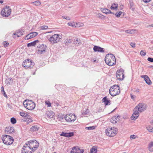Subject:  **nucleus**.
Masks as SVG:
<instances>
[{
  "label": "nucleus",
  "mask_w": 153,
  "mask_h": 153,
  "mask_svg": "<svg viewBox=\"0 0 153 153\" xmlns=\"http://www.w3.org/2000/svg\"><path fill=\"white\" fill-rule=\"evenodd\" d=\"M65 116V119L68 122H72L74 121L76 119V115H63Z\"/></svg>",
  "instance_id": "obj_12"
},
{
  "label": "nucleus",
  "mask_w": 153,
  "mask_h": 153,
  "mask_svg": "<svg viewBox=\"0 0 153 153\" xmlns=\"http://www.w3.org/2000/svg\"><path fill=\"white\" fill-rule=\"evenodd\" d=\"M11 12V9L7 10V9H3L1 11V13L3 16L8 17L10 15Z\"/></svg>",
  "instance_id": "obj_14"
},
{
  "label": "nucleus",
  "mask_w": 153,
  "mask_h": 153,
  "mask_svg": "<svg viewBox=\"0 0 153 153\" xmlns=\"http://www.w3.org/2000/svg\"><path fill=\"white\" fill-rule=\"evenodd\" d=\"M1 91L3 93V95L5 97H7V94H6L4 91V87L2 86L1 87Z\"/></svg>",
  "instance_id": "obj_35"
},
{
  "label": "nucleus",
  "mask_w": 153,
  "mask_h": 153,
  "mask_svg": "<svg viewBox=\"0 0 153 153\" xmlns=\"http://www.w3.org/2000/svg\"><path fill=\"white\" fill-rule=\"evenodd\" d=\"M139 115H137L136 116H134V115H132L131 117V118L132 120H135L138 117Z\"/></svg>",
  "instance_id": "obj_42"
},
{
  "label": "nucleus",
  "mask_w": 153,
  "mask_h": 153,
  "mask_svg": "<svg viewBox=\"0 0 153 153\" xmlns=\"http://www.w3.org/2000/svg\"><path fill=\"white\" fill-rule=\"evenodd\" d=\"M130 4L131 6H132L133 5V3L132 2H130Z\"/></svg>",
  "instance_id": "obj_61"
},
{
  "label": "nucleus",
  "mask_w": 153,
  "mask_h": 153,
  "mask_svg": "<svg viewBox=\"0 0 153 153\" xmlns=\"http://www.w3.org/2000/svg\"><path fill=\"white\" fill-rule=\"evenodd\" d=\"M61 37V36L59 34H55L51 36L48 40L51 44H53L59 42Z\"/></svg>",
  "instance_id": "obj_7"
},
{
  "label": "nucleus",
  "mask_w": 153,
  "mask_h": 153,
  "mask_svg": "<svg viewBox=\"0 0 153 153\" xmlns=\"http://www.w3.org/2000/svg\"><path fill=\"white\" fill-rule=\"evenodd\" d=\"M150 123L152 125H153V120L151 121Z\"/></svg>",
  "instance_id": "obj_64"
},
{
  "label": "nucleus",
  "mask_w": 153,
  "mask_h": 153,
  "mask_svg": "<svg viewBox=\"0 0 153 153\" xmlns=\"http://www.w3.org/2000/svg\"><path fill=\"white\" fill-rule=\"evenodd\" d=\"M103 13H105L107 14H109V11H110V10L108 9H104L102 10Z\"/></svg>",
  "instance_id": "obj_29"
},
{
  "label": "nucleus",
  "mask_w": 153,
  "mask_h": 153,
  "mask_svg": "<svg viewBox=\"0 0 153 153\" xmlns=\"http://www.w3.org/2000/svg\"><path fill=\"white\" fill-rule=\"evenodd\" d=\"M3 9H7V10H9V9H11L10 8V7L8 6H7V5H6V6H5V8H4Z\"/></svg>",
  "instance_id": "obj_58"
},
{
  "label": "nucleus",
  "mask_w": 153,
  "mask_h": 153,
  "mask_svg": "<svg viewBox=\"0 0 153 153\" xmlns=\"http://www.w3.org/2000/svg\"><path fill=\"white\" fill-rule=\"evenodd\" d=\"M30 34L31 35V36L32 38H33L36 36H37L38 34V33L37 32H33L30 33Z\"/></svg>",
  "instance_id": "obj_27"
},
{
  "label": "nucleus",
  "mask_w": 153,
  "mask_h": 153,
  "mask_svg": "<svg viewBox=\"0 0 153 153\" xmlns=\"http://www.w3.org/2000/svg\"><path fill=\"white\" fill-rule=\"evenodd\" d=\"M84 150L80 149L78 146L73 147L71 152V153H83Z\"/></svg>",
  "instance_id": "obj_13"
},
{
  "label": "nucleus",
  "mask_w": 153,
  "mask_h": 153,
  "mask_svg": "<svg viewBox=\"0 0 153 153\" xmlns=\"http://www.w3.org/2000/svg\"><path fill=\"white\" fill-rule=\"evenodd\" d=\"M73 41V40L71 39H67L65 40V42L66 45H67L68 43H71Z\"/></svg>",
  "instance_id": "obj_26"
},
{
  "label": "nucleus",
  "mask_w": 153,
  "mask_h": 153,
  "mask_svg": "<svg viewBox=\"0 0 153 153\" xmlns=\"http://www.w3.org/2000/svg\"><path fill=\"white\" fill-rule=\"evenodd\" d=\"M26 145H27V146L29 147V149L33 152L38 147L39 143L36 140H33L27 142Z\"/></svg>",
  "instance_id": "obj_3"
},
{
  "label": "nucleus",
  "mask_w": 153,
  "mask_h": 153,
  "mask_svg": "<svg viewBox=\"0 0 153 153\" xmlns=\"http://www.w3.org/2000/svg\"><path fill=\"white\" fill-rule=\"evenodd\" d=\"M102 102H104L105 105H110V100H108L107 97H104L102 100Z\"/></svg>",
  "instance_id": "obj_21"
},
{
  "label": "nucleus",
  "mask_w": 153,
  "mask_h": 153,
  "mask_svg": "<svg viewBox=\"0 0 153 153\" xmlns=\"http://www.w3.org/2000/svg\"><path fill=\"white\" fill-rule=\"evenodd\" d=\"M39 42V41L38 40H35L32 42L27 44V46L29 47L32 46H34L37 43Z\"/></svg>",
  "instance_id": "obj_22"
},
{
  "label": "nucleus",
  "mask_w": 153,
  "mask_h": 153,
  "mask_svg": "<svg viewBox=\"0 0 153 153\" xmlns=\"http://www.w3.org/2000/svg\"><path fill=\"white\" fill-rule=\"evenodd\" d=\"M57 116L59 117V115H47V117L48 118H52L53 119H55V117H57Z\"/></svg>",
  "instance_id": "obj_32"
},
{
  "label": "nucleus",
  "mask_w": 153,
  "mask_h": 153,
  "mask_svg": "<svg viewBox=\"0 0 153 153\" xmlns=\"http://www.w3.org/2000/svg\"><path fill=\"white\" fill-rule=\"evenodd\" d=\"M68 25L69 26H72V27H76V26H75V24H74V22H73V23L71 22H68Z\"/></svg>",
  "instance_id": "obj_46"
},
{
  "label": "nucleus",
  "mask_w": 153,
  "mask_h": 153,
  "mask_svg": "<svg viewBox=\"0 0 153 153\" xmlns=\"http://www.w3.org/2000/svg\"><path fill=\"white\" fill-rule=\"evenodd\" d=\"M10 122L13 124H15L16 122V119L14 117H12L10 119Z\"/></svg>",
  "instance_id": "obj_33"
},
{
  "label": "nucleus",
  "mask_w": 153,
  "mask_h": 153,
  "mask_svg": "<svg viewBox=\"0 0 153 153\" xmlns=\"http://www.w3.org/2000/svg\"><path fill=\"white\" fill-rule=\"evenodd\" d=\"M136 138V136L135 135H131L130 136V138L131 139H134Z\"/></svg>",
  "instance_id": "obj_56"
},
{
  "label": "nucleus",
  "mask_w": 153,
  "mask_h": 153,
  "mask_svg": "<svg viewBox=\"0 0 153 153\" xmlns=\"http://www.w3.org/2000/svg\"><path fill=\"white\" fill-rule=\"evenodd\" d=\"M147 107L146 104L141 103H139L134 109V112L132 115H138L140 113L145 110Z\"/></svg>",
  "instance_id": "obj_2"
},
{
  "label": "nucleus",
  "mask_w": 153,
  "mask_h": 153,
  "mask_svg": "<svg viewBox=\"0 0 153 153\" xmlns=\"http://www.w3.org/2000/svg\"><path fill=\"white\" fill-rule=\"evenodd\" d=\"M48 26L46 25H43L41 26V28L42 30H46L48 29Z\"/></svg>",
  "instance_id": "obj_45"
},
{
  "label": "nucleus",
  "mask_w": 153,
  "mask_h": 153,
  "mask_svg": "<svg viewBox=\"0 0 153 153\" xmlns=\"http://www.w3.org/2000/svg\"><path fill=\"white\" fill-rule=\"evenodd\" d=\"M3 136L2 140L4 144L8 145L13 143L14 139L12 137L6 134L3 135Z\"/></svg>",
  "instance_id": "obj_6"
},
{
  "label": "nucleus",
  "mask_w": 153,
  "mask_h": 153,
  "mask_svg": "<svg viewBox=\"0 0 153 153\" xmlns=\"http://www.w3.org/2000/svg\"><path fill=\"white\" fill-rule=\"evenodd\" d=\"M141 77L144 78L146 82L149 85H151L152 82L148 76L146 75H142L141 76Z\"/></svg>",
  "instance_id": "obj_18"
},
{
  "label": "nucleus",
  "mask_w": 153,
  "mask_h": 153,
  "mask_svg": "<svg viewBox=\"0 0 153 153\" xmlns=\"http://www.w3.org/2000/svg\"><path fill=\"white\" fill-rule=\"evenodd\" d=\"M140 55L142 56H144L146 54V52L143 50H141L140 53Z\"/></svg>",
  "instance_id": "obj_44"
},
{
  "label": "nucleus",
  "mask_w": 153,
  "mask_h": 153,
  "mask_svg": "<svg viewBox=\"0 0 153 153\" xmlns=\"http://www.w3.org/2000/svg\"><path fill=\"white\" fill-rule=\"evenodd\" d=\"M113 4L112 5V6H111V9H113V10H115L116 9H117V7H118L117 5V6L115 7H113Z\"/></svg>",
  "instance_id": "obj_50"
},
{
  "label": "nucleus",
  "mask_w": 153,
  "mask_h": 153,
  "mask_svg": "<svg viewBox=\"0 0 153 153\" xmlns=\"http://www.w3.org/2000/svg\"><path fill=\"white\" fill-rule=\"evenodd\" d=\"M113 117H114V122L115 123H116L117 122L119 121L120 120V115H117L114 116Z\"/></svg>",
  "instance_id": "obj_25"
},
{
  "label": "nucleus",
  "mask_w": 153,
  "mask_h": 153,
  "mask_svg": "<svg viewBox=\"0 0 153 153\" xmlns=\"http://www.w3.org/2000/svg\"><path fill=\"white\" fill-rule=\"evenodd\" d=\"M32 3L36 6H39L41 4L40 2L38 0L34 2H32Z\"/></svg>",
  "instance_id": "obj_31"
},
{
  "label": "nucleus",
  "mask_w": 153,
  "mask_h": 153,
  "mask_svg": "<svg viewBox=\"0 0 153 153\" xmlns=\"http://www.w3.org/2000/svg\"><path fill=\"white\" fill-rule=\"evenodd\" d=\"M117 128H115V130H113L112 128H108L105 130V133L108 136L113 137L115 136L117 133Z\"/></svg>",
  "instance_id": "obj_9"
},
{
  "label": "nucleus",
  "mask_w": 153,
  "mask_h": 153,
  "mask_svg": "<svg viewBox=\"0 0 153 153\" xmlns=\"http://www.w3.org/2000/svg\"><path fill=\"white\" fill-rule=\"evenodd\" d=\"M123 73V70L122 68L117 70L116 73V77L118 79L122 80L124 79V77Z\"/></svg>",
  "instance_id": "obj_10"
},
{
  "label": "nucleus",
  "mask_w": 153,
  "mask_h": 153,
  "mask_svg": "<svg viewBox=\"0 0 153 153\" xmlns=\"http://www.w3.org/2000/svg\"><path fill=\"white\" fill-rule=\"evenodd\" d=\"M153 146V142H151L149 144V147H152Z\"/></svg>",
  "instance_id": "obj_54"
},
{
  "label": "nucleus",
  "mask_w": 153,
  "mask_h": 153,
  "mask_svg": "<svg viewBox=\"0 0 153 153\" xmlns=\"http://www.w3.org/2000/svg\"><path fill=\"white\" fill-rule=\"evenodd\" d=\"M25 143L23 146L22 150V153H33V152L32 150L30 151H29L28 149L29 148V147Z\"/></svg>",
  "instance_id": "obj_17"
},
{
  "label": "nucleus",
  "mask_w": 153,
  "mask_h": 153,
  "mask_svg": "<svg viewBox=\"0 0 153 153\" xmlns=\"http://www.w3.org/2000/svg\"><path fill=\"white\" fill-rule=\"evenodd\" d=\"M19 114H20V115H23V114L25 115V114H26V115H27V113L26 112H25V111H22L21 112H19Z\"/></svg>",
  "instance_id": "obj_52"
},
{
  "label": "nucleus",
  "mask_w": 153,
  "mask_h": 153,
  "mask_svg": "<svg viewBox=\"0 0 153 153\" xmlns=\"http://www.w3.org/2000/svg\"><path fill=\"white\" fill-rule=\"evenodd\" d=\"M3 44L5 48L8 46L9 45V43L8 42L6 41H4L3 43Z\"/></svg>",
  "instance_id": "obj_39"
},
{
  "label": "nucleus",
  "mask_w": 153,
  "mask_h": 153,
  "mask_svg": "<svg viewBox=\"0 0 153 153\" xmlns=\"http://www.w3.org/2000/svg\"><path fill=\"white\" fill-rule=\"evenodd\" d=\"M151 0H143V1L145 3H148Z\"/></svg>",
  "instance_id": "obj_59"
},
{
  "label": "nucleus",
  "mask_w": 153,
  "mask_h": 153,
  "mask_svg": "<svg viewBox=\"0 0 153 153\" xmlns=\"http://www.w3.org/2000/svg\"><path fill=\"white\" fill-rule=\"evenodd\" d=\"M59 105V104L57 102L55 103V105L56 106H58Z\"/></svg>",
  "instance_id": "obj_62"
},
{
  "label": "nucleus",
  "mask_w": 153,
  "mask_h": 153,
  "mask_svg": "<svg viewBox=\"0 0 153 153\" xmlns=\"http://www.w3.org/2000/svg\"><path fill=\"white\" fill-rule=\"evenodd\" d=\"M130 45L133 48H134L135 47V44L134 43H132V42H131V43Z\"/></svg>",
  "instance_id": "obj_55"
},
{
  "label": "nucleus",
  "mask_w": 153,
  "mask_h": 153,
  "mask_svg": "<svg viewBox=\"0 0 153 153\" xmlns=\"http://www.w3.org/2000/svg\"><path fill=\"white\" fill-rule=\"evenodd\" d=\"M96 16L97 18H101L102 19H104L105 17V16L102 15L98 13L96 15Z\"/></svg>",
  "instance_id": "obj_34"
},
{
  "label": "nucleus",
  "mask_w": 153,
  "mask_h": 153,
  "mask_svg": "<svg viewBox=\"0 0 153 153\" xmlns=\"http://www.w3.org/2000/svg\"><path fill=\"white\" fill-rule=\"evenodd\" d=\"M34 63L33 61L30 59H27L25 60L22 64V66L25 68H31L34 66Z\"/></svg>",
  "instance_id": "obj_8"
},
{
  "label": "nucleus",
  "mask_w": 153,
  "mask_h": 153,
  "mask_svg": "<svg viewBox=\"0 0 153 153\" xmlns=\"http://www.w3.org/2000/svg\"><path fill=\"white\" fill-rule=\"evenodd\" d=\"M109 14L111 13V14H114V13H113L112 12H111L110 10V11H109Z\"/></svg>",
  "instance_id": "obj_63"
},
{
  "label": "nucleus",
  "mask_w": 153,
  "mask_h": 153,
  "mask_svg": "<svg viewBox=\"0 0 153 153\" xmlns=\"http://www.w3.org/2000/svg\"><path fill=\"white\" fill-rule=\"evenodd\" d=\"M80 42V39H76V40L74 41V44H79Z\"/></svg>",
  "instance_id": "obj_47"
},
{
  "label": "nucleus",
  "mask_w": 153,
  "mask_h": 153,
  "mask_svg": "<svg viewBox=\"0 0 153 153\" xmlns=\"http://www.w3.org/2000/svg\"><path fill=\"white\" fill-rule=\"evenodd\" d=\"M146 27H153V24H152L151 25H148Z\"/></svg>",
  "instance_id": "obj_60"
},
{
  "label": "nucleus",
  "mask_w": 153,
  "mask_h": 153,
  "mask_svg": "<svg viewBox=\"0 0 153 153\" xmlns=\"http://www.w3.org/2000/svg\"><path fill=\"white\" fill-rule=\"evenodd\" d=\"M13 34L16 35V36H17L18 37H19L21 36L22 35V32L19 31V32L16 31V33H14Z\"/></svg>",
  "instance_id": "obj_28"
},
{
  "label": "nucleus",
  "mask_w": 153,
  "mask_h": 153,
  "mask_svg": "<svg viewBox=\"0 0 153 153\" xmlns=\"http://www.w3.org/2000/svg\"><path fill=\"white\" fill-rule=\"evenodd\" d=\"M88 109H86L85 111L82 112V115H86L88 113Z\"/></svg>",
  "instance_id": "obj_43"
},
{
  "label": "nucleus",
  "mask_w": 153,
  "mask_h": 153,
  "mask_svg": "<svg viewBox=\"0 0 153 153\" xmlns=\"http://www.w3.org/2000/svg\"><path fill=\"white\" fill-rule=\"evenodd\" d=\"M53 114H54V113L51 111H47L46 113V115H53Z\"/></svg>",
  "instance_id": "obj_36"
},
{
  "label": "nucleus",
  "mask_w": 153,
  "mask_h": 153,
  "mask_svg": "<svg viewBox=\"0 0 153 153\" xmlns=\"http://www.w3.org/2000/svg\"><path fill=\"white\" fill-rule=\"evenodd\" d=\"M106 63L110 66L114 65L116 64L115 56L111 53L107 54L105 58Z\"/></svg>",
  "instance_id": "obj_1"
},
{
  "label": "nucleus",
  "mask_w": 153,
  "mask_h": 153,
  "mask_svg": "<svg viewBox=\"0 0 153 153\" xmlns=\"http://www.w3.org/2000/svg\"><path fill=\"white\" fill-rule=\"evenodd\" d=\"M93 49L94 51L96 52L103 53L104 52L103 48L96 45L94 46Z\"/></svg>",
  "instance_id": "obj_19"
},
{
  "label": "nucleus",
  "mask_w": 153,
  "mask_h": 153,
  "mask_svg": "<svg viewBox=\"0 0 153 153\" xmlns=\"http://www.w3.org/2000/svg\"><path fill=\"white\" fill-rule=\"evenodd\" d=\"M95 126H92L86 127L85 128V129L87 130H94L95 129Z\"/></svg>",
  "instance_id": "obj_37"
},
{
  "label": "nucleus",
  "mask_w": 153,
  "mask_h": 153,
  "mask_svg": "<svg viewBox=\"0 0 153 153\" xmlns=\"http://www.w3.org/2000/svg\"><path fill=\"white\" fill-rule=\"evenodd\" d=\"M146 128L149 131L153 132V128L150 126L147 127Z\"/></svg>",
  "instance_id": "obj_30"
},
{
  "label": "nucleus",
  "mask_w": 153,
  "mask_h": 153,
  "mask_svg": "<svg viewBox=\"0 0 153 153\" xmlns=\"http://www.w3.org/2000/svg\"><path fill=\"white\" fill-rule=\"evenodd\" d=\"M62 17L65 19H66L67 20H70L71 19L70 17L68 16H62Z\"/></svg>",
  "instance_id": "obj_49"
},
{
  "label": "nucleus",
  "mask_w": 153,
  "mask_h": 153,
  "mask_svg": "<svg viewBox=\"0 0 153 153\" xmlns=\"http://www.w3.org/2000/svg\"><path fill=\"white\" fill-rule=\"evenodd\" d=\"M147 60L151 62H153V58L149 57L147 59Z\"/></svg>",
  "instance_id": "obj_51"
},
{
  "label": "nucleus",
  "mask_w": 153,
  "mask_h": 153,
  "mask_svg": "<svg viewBox=\"0 0 153 153\" xmlns=\"http://www.w3.org/2000/svg\"><path fill=\"white\" fill-rule=\"evenodd\" d=\"M45 103L46 105H48V107H50L51 105V103L49 101H45Z\"/></svg>",
  "instance_id": "obj_48"
},
{
  "label": "nucleus",
  "mask_w": 153,
  "mask_h": 153,
  "mask_svg": "<svg viewBox=\"0 0 153 153\" xmlns=\"http://www.w3.org/2000/svg\"><path fill=\"white\" fill-rule=\"evenodd\" d=\"M31 38H32L31 36V35H30V33L29 34L26 35V37L25 38V40H27L30 39H31Z\"/></svg>",
  "instance_id": "obj_38"
},
{
  "label": "nucleus",
  "mask_w": 153,
  "mask_h": 153,
  "mask_svg": "<svg viewBox=\"0 0 153 153\" xmlns=\"http://www.w3.org/2000/svg\"><path fill=\"white\" fill-rule=\"evenodd\" d=\"M46 47V46L43 44L39 45L38 46V51L40 52L41 54L44 53L45 51Z\"/></svg>",
  "instance_id": "obj_16"
},
{
  "label": "nucleus",
  "mask_w": 153,
  "mask_h": 153,
  "mask_svg": "<svg viewBox=\"0 0 153 153\" xmlns=\"http://www.w3.org/2000/svg\"><path fill=\"white\" fill-rule=\"evenodd\" d=\"M122 14V12L120 11L119 12H117L115 14V16L117 17H119L120 16V15Z\"/></svg>",
  "instance_id": "obj_40"
},
{
  "label": "nucleus",
  "mask_w": 153,
  "mask_h": 153,
  "mask_svg": "<svg viewBox=\"0 0 153 153\" xmlns=\"http://www.w3.org/2000/svg\"><path fill=\"white\" fill-rule=\"evenodd\" d=\"M39 129V127L37 126H34L30 128V131H37Z\"/></svg>",
  "instance_id": "obj_23"
},
{
  "label": "nucleus",
  "mask_w": 153,
  "mask_h": 153,
  "mask_svg": "<svg viewBox=\"0 0 153 153\" xmlns=\"http://www.w3.org/2000/svg\"><path fill=\"white\" fill-rule=\"evenodd\" d=\"M23 104L25 107L30 110H33L35 107V103L31 100H25L23 102Z\"/></svg>",
  "instance_id": "obj_5"
},
{
  "label": "nucleus",
  "mask_w": 153,
  "mask_h": 153,
  "mask_svg": "<svg viewBox=\"0 0 153 153\" xmlns=\"http://www.w3.org/2000/svg\"><path fill=\"white\" fill-rule=\"evenodd\" d=\"M149 149L150 152H152L153 151V148L152 147H149Z\"/></svg>",
  "instance_id": "obj_57"
},
{
  "label": "nucleus",
  "mask_w": 153,
  "mask_h": 153,
  "mask_svg": "<svg viewBox=\"0 0 153 153\" xmlns=\"http://www.w3.org/2000/svg\"><path fill=\"white\" fill-rule=\"evenodd\" d=\"M5 133L7 134H13L14 133L15 130L13 126H9L6 128L5 129Z\"/></svg>",
  "instance_id": "obj_15"
},
{
  "label": "nucleus",
  "mask_w": 153,
  "mask_h": 153,
  "mask_svg": "<svg viewBox=\"0 0 153 153\" xmlns=\"http://www.w3.org/2000/svg\"><path fill=\"white\" fill-rule=\"evenodd\" d=\"M125 32L127 33L132 34L133 32V30H126Z\"/></svg>",
  "instance_id": "obj_41"
},
{
  "label": "nucleus",
  "mask_w": 153,
  "mask_h": 153,
  "mask_svg": "<svg viewBox=\"0 0 153 153\" xmlns=\"http://www.w3.org/2000/svg\"><path fill=\"white\" fill-rule=\"evenodd\" d=\"M110 121L111 123H115L114 122V117H112L111 118L110 120Z\"/></svg>",
  "instance_id": "obj_53"
},
{
  "label": "nucleus",
  "mask_w": 153,
  "mask_h": 153,
  "mask_svg": "<svg viewBox=\"0 0 153 153\" xmlns=\"http://www.w3.org/2000/svg\"><path fill=\"white\" fill-rule=\"evenodd\" d=\"M120 88L117 85H115L111 86L109 90L110 94L114 97L119 94L120 92Z\"/></svg>",
  "instance_id": "obj_4"
},
{
  "label": "nucleus",
  "mask_w": 153,
  "mask_h": 153,
  "mask_svg": "<svg viewBox=\"0 0 153 153\" xmlns=\"http://www.w3.org/2000/svg\"><path fill=\"white\" fill-rule=\"evenodd\" d=\"M60 135L61 136L65 137H70L74 135V133L73 132L65 133L64 132H62Z\"/></svg>",
  "instance_id": "obj_20"
},
{
  "label": "nucleus",
  "mask_w": 153,
  "mask_h": 153,
  "mask_svg": "<svg viewBox=\"0 0 153 153\" xmlns=\"http://www.w3.org/2000/svg\"><path fill=\"white\" fill-rule=\"evenodd\" d=\"M13 80L12 79V78H9L7 79L5 81L6 83L7 84L8 83L9 84H12L13 83Z\"/></svg>",
  "instance_id": "obj_24"
},
{
  "label": "nucleus",
  "mask_w": 153,
  "mask_h": 153,
  "mask_svg": "<svg viewBox=\"0 0 153 153\" xmlns=\"http://www.w3.org/2000/svg\"><path fill=\"white\" fill-rule=\"evenodd\" d=\"M23 118L21 119L22 122H26L27 124L33 121L32 118H31L30 115H21Z\"/></svg>",
  "instance_id": "obj_11"
}]
</instances>
